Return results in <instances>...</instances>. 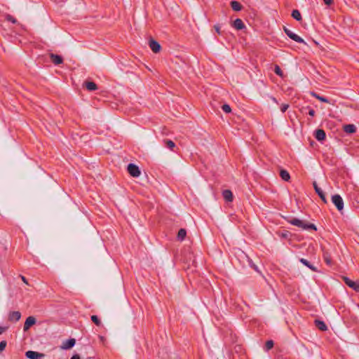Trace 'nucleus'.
<instances>
[{
    "label": "nucleus",
    "mask_w": 359,
    "mask_h": 359,
    "mask_svg": "<svg viewBox=\"0 0 359 359\" xmlns=\"http://www.w3.org/2000/svg\"><path fill=\"white\" fill-rule=\"evenodd\" d=\"M288 222L294 226H298L304 230H314L316 231L317 228L315 224L306 223V222L297 218H292Z\"/></svg>",
    "instance_id": "1"
},
{
    "label": "nucleus",
    "mask_w": 359,
    "mask_h": 359,
    "mask_svg": "<svg viewBox=\"0 0 359 359\" xmlns=\"http://www.w3.org/2000/svg\"><path fill=\"white\" fill-rule=\"evenodd\" d=\"M324 253H323V259L326 264L329 266H332L333 265L332 261V254L335 251L334 248H326L325 247Z\"/></svg>",
    "instance_id": "2"
},
{
    "label": "nucleus",
    "mask_w": 359,
    "mask_h": 359,
    "mask_svg": "<svg viewBox=\"0 0 359 359\" xmlns=\"http://www.w3.org/2000/svg\"><path fill=\"white\" fill-rule=\"evenodd\" d=\"M332 202L336 206L339 212H341L344 210V200L339 194L332 196Z\"/></svg>",
    "instance_id": "3"
},
{
    "label": "nucleus",
    "mask_w": 359,
    "mask_h": 359,
    "mask_svg": "<svg viewBox=\"0 0 359 359\" xmlns=\"http://www.w3.org/2000/svg\"><path fill=\"white\" fill-rule=\"evenodd\" d=\"M283 29H284V32L286 34V35L289 38L292 39L293 41H296L297 43H301L306 44L305 41L302 38H301L299 36H298L297 34H296L294 32H292L290 29L284 27Z\"/></svg>",
    "instance_id": "4"
},
{
    "label": "nucleus",
    "mask_w": 359,
    "mask_h": 359,
    "mask_svg": "<svg viewBox=\"0 0 359 359\" xmlns=\"http://www.w3.org/2000/svg\"><path fill=\"white\" fill-rule=\"evenodd\" d=\"M127 170L129 174L134 177H137L140 175V170L138 166L134 163H129Z\"/></svg>",
    "instance_id": "5"
},
{
    "label": "nucleus",
    "mask_w": 359,
    "mask_h": 359,
    "mask_svg": "<svg viewBox=\"0 0 359 359\" xmlns=\"http://www.w3.org/2000/svg\"><path fill=\"white\" fill-rule=\"evenodd\" d=\"M25 356L29 359H43L45 355L36 351H28L25 353Z\"/></svg>",
    "instance_id": "6"
},
{
    "label": "nucleus",
    "mask_w": 359,
    "mask_h": 359,
    "mask_svg": "<svg viewBox=\"0 0 359 359\" xmlns=\"http://www.w3.org/2000/svg\"><path fill=\"white\" fill-rule=\"evenodd\" d=\"M313 186L315 189V191L318 195V196L320 198V199L323 201V202L324 203H327V200L325 197L324 192L322 191V189L320 187H318L316 182H313Z\"/></svg>",
    "instance_id": "7"
},
{
    "label": "nucleus",
    "mask_w": 359,
    "mask_h": 359,
    "mask_svg": "<svg viewBox=\"0 0 359 359\" xmlns=\"http://www.w3.org/2000/svg\"><path fill=\"white\" fill-rule=\"evenodd\" d=\"M344 283L356 292H359V283L355 282L347 277L344 278Z\"/></svg>",
    "instance_id": "8"
},
{
    "label": "nucleus",
    "mask_w": 359,
    "mask_h": 359,
    "mask_svg": "<svg viewBox=\"0 0 359 359\" xmlns=\"http://www.w3.org/2000/svg\"><path fill=\"white\" fill-rule=\"evenodd\" d=\"M36 322V318L34 316H29L25 322L23 330L25 332L27 331Z\"/></svg>",
    "instance_id": "9"
},
{
    "label": "nucleus",
    "mask_w": 359,
    "mask_h": 359,
    "mask_svg": "<svg viewBox=\"0 0 359 359\" xmlns=\"http://www.w3.org/2000/svg\"><path fill=\"white\" fill-rule=\"evenodd\" d=\"M149 46L151 50L155 53H158L161 50V45L159 43L152 39L149 40Z\"/></svg>",
    "instance_id": "10"
},
{
    "label": "nucleus",
    "mask_w": 359,
    "mask_h": 359,
    "mask_svg": "<svg viewBox=\"0 0 359 359\" xmlns=\"http://www.w3.org/2000/svg\"><path fill=\"white\" fill-rule=\"evenodd\" d=\"M314 137L318 141L322 142L325 139L326 134L323 129H317L315 131Z\"/></svg>",
    "instance_id": "11"
},
{
    "label": "nucleus",
    "mask_w": 359,
    "mask_h": 359,
    "mask_svg": "<svg viewBox=\"0 0 359 359\" xmlns=\"http://www.w3.org/2000/svg\"><path fill=\"white\" fill-rule=\"evenodd\" d=\"M50 58L52 62L55 65H60L63 62L62 57L60 55H56L54 53L50 54Z\"/></svg>",
    "instance_id": "12"
},
{
    "label": "nucleus",
    "mask_w": 359,
    "mask_h": 359,
    "mask_svg": "<svg viewBox=\"0 0 359 359\" xmlns=\"http://www.w3.org/2000/svg\"><path fill=\"white\" fill-rule=\"evenodd\" d=\"M21 318V313L19 311H12L8 315V320L12 322H17Z\"/></svg>",
    "instance_id": "13"
},
{
    "label": "nucleus",
    "mask_w": 359,
    "mask_h": 359,
    "mask_svg": "<svg viewBox=\"0 0 359 359\" xmlns=\"http://www.w3.org/2000/svg\"><path fill=\"white\" fill-rule=\"evenodd\" d=\"M76 340L74 339H67L62 344V348L65 350L70 349L74 346Z\"/></svg>",
    "instance_id": "14"
},
{
    "label": "nucleus",
    "mask_w": 359,
    "mask_h": 359,
    "mask_svg": "<svg viewBox=\"0 0 359 359\" xmlns=\"http://www.w3.org/2000/svg\"><path fill=\"white\" fill-rule=\"evenodd\" d=\"M233 27L238 30H241L245 27L243 20L240 18H237L233 21Z\"/></svg>",
    "instance_id": "15"
},
{
    "label": "nucleus",
    "mask_w": 359,
    "mask_h": 359,
    "mask_svg": "<svg viewBox=\"0 0 359 359\" xmlns=\"http://www.w3.org/2000/svg\"><path fill=\"white\" fill-rule=\"evenodd\" d=\"M222 196L227 202H231L233 199V194L229 189L224 190L222 192Z\"/></svg>",
    "instance_id": "16"
},
{
    "label": "nucleus",
    "mask_w": 359,
    "mask_h": 359,
    "mask_svg": "<svg viewBox=\"0 0 359 359\" xmlns=\"http://www.w3.org/2000/svg\"><path fill=\"white\" fill-rule=\"evenodd\" d=\"M299 262L301 263H302L304 266H306L308 268H309L312 271H314V272H317L318 271L317 267H316L313 264H310V262L307 259H306L304 258H301L299 259Z\"/></svg>",
    "instance_id": "17"
},
{
    "label": "nucleus",
    "mask_w": 359,
    "mask_h": 359,
    "mask_svg": "<svg viewBox=\"0 0 359 359\" xmlns=\"http://www.w3.org/2000/svg\"><path fill=\"white\" fill-rule=\"evenodd\" d=\"M344 131L348 134L354 133L356 131V127L353 124H347L344 126Z\"/></svg>",
    "instance_id": "18"
},
{
    "label": "nucleus",
    "mask_w": 359,
    "mask_h": 359,
    "mask_svg": "<svg viewBox=\"0 0 359 359\" xmlns=\"http://www.w3.org/2000/svg\"><path fill=\"white\" fill-rule=\"evenodd\" d=\"M315 325L321 331H326L327 330V326L323 320H316Z\"/></svg>",
    "instance_id": "19"
},
{
    "label": "nucleus",
    "mask_w": 359,
    "mask_h": 359,
    "mask_svg": "<svg viewBox=\"0 0 359 359\" xmlns=\"http://www.w3.org/2000/svg\"><path fill=\"white\" fill-rule=\"evenodd\" d=\"M84 85L89 91H93L97 89V86L93 81H86Z\"/></svg>",
    "instance_id": "20"
},
{
    "label": "nucleus",
    "mask_w": 359,
    "mask_h": 359,
    "mask_svg": "<svg viewBox=\"0 0 359 359\" xmlns=\"http://www.w3.org/2000/svg\"><path fill=\"white\" fill-rule=\"evenodd\" d=\"M164 145L170 149L171 151H174V148L175 147V142L171 140H163Z\"/></svg>",
    "instance_id": "21"
},
{
    "label": "nucleus",
    "mask_w": 359,
    "mask_h": 359,
    "mask_svg": "<svg viewBox=\"0 0 359 359\" xmlns=\"http://www.w3.org/2000/svg\"><path fill=\"white\" fill-rule=\"evenodd\" d=\"M231 6L235 11H240L242 9V5L236 1H232L231 2Z\"/></svg>",
    "instance_id": "22"
},
{
    "label": "nucleus",
    "mask_w": 359,
    "mask_h": 359,
    "mask_svg": "<svg viewBox=\"0 0 359 359\" xmlns=\"http://www.w3.org/2000/svg\"><path fill=\"white\" fill-rule=\"evenodd\" d=\"M280 177L285 182H287L290 179V175L289 172L285 170H281L280 172Z\"/></svg>",
    "instance_id": "23"
},
{
    "label": "nucleus",
    "mask_w": 359,
    "mask_h": 359,
    "mask_svg": "<svg viewBox=\"0 0 359 359\" xmlns=\"http://www.w3.org/2000/svg\"><path fill=\"white\" fill-rule=\"evenodd\" d=\"M187 236V231L184 229H180L178 231L177 238L179 241H183Z\"/></svg>",
    "instance_id": "24"
},
{
    "label": "nucleus",
    "mask_w": 359,
    "mask_h": 359,
    "mask_svg": "<svg viewBox=\"0 0 359 359\" xmlns=\"http://www.w3.org/2000/svg\"><path fill=\"white\" fill-rule=\"evenodd\" d=\"M292 17L293 18H294L297 21H300L302 20V15H301V13L300 12L297 10V9H294L292 11Z\"/></svg>",
    "instance_id": "25"
},
{
    "label": "nucleus",
    "mask_w": 359,
    "mask_h": 359,
    "mask_svg": "<svg viewBox=\"0 0 359 359\" xmlns=\"http://www.w3.org/2000/svg\"><path fill=\"white\" fill-rule=\"evenodd\" d=\"M273 345H274V343L272 340H268L266 344H265V346H264V350L266 351H269V350H271L273 347Z\"/></svg>",
    "instance_id": "26"
},
{
    "label": "nucleus",
    "mask_w": 359,
    "mask_h": 359,
    "mask_svg": "<svg viewBox=\"0 0 359 359\" xmlns=\"http://www.w3.org/2000/svg\"><path fill=\"white\" fill-rule=\"evenodd\" d=\"M312 95L315 97H316L318 100H319L320 101L323 102H325V103H328L329 102V100L327 97H323V96H320L319 95H318L317 93H312Z\"/></svg>",
    "instance_id": "27"
},
{
    "label": "nucleus",
    "mask_w": 359,
    "mask_h": 359,
    "mask_svg": "<svg viewBox=\"0 0 359 359\" xmlns=\"http://www.w3.org/2000/svg\"><path fill=\"white\" fill-rule=\"evenodd\" d=\"M91 320L97 325V326H100L101 325V320H100V318L95 316V315H93L91 316Z\"/></svg>",
    "instance_id": "28"
},
{
    "label": "nucleus",
    "mask_w": 359,
    "mask_h": 359,
    "mask_svg": "<svg viewBox=\"0 0 359 359\" xmlns=\"http://www.w3.org/2000/svg\"><path fill=\"white\" fill-rule=\"evenodd\" d=\"M274 72L279 76L283 77V72L281 70L280 67L278 65H275L274 67Z\"/></svg>",
    "instance_id": "29"
},
{
    "label": "nucleus",
    "mask_w": 359,
    "mask_h": 359,
    "mask_svg": "<svg viewBox=\"0 0 359 359\" xmlns=\"http://www.w3.org/2000/svg\"><path fill=\"white\" fill-rule=\"evenodd\" d=\"M222 109L225 113H227V114L230 113L231 111V109L230 106L227 104H223L222 107Z\"/></svg>",
    "instance_id": "30"
},
{
    "label": "nucleus",
    "mask_w": 359,
    "mask_h": 359,
    "mask_svg": "<svg viewBox=\"0 0 359 359\" xmlns=\"http://www.w3.org/2000/svg\"><path fill=\"white\" fill-rule=\"evenodd\" d=\"M6 20L9 21V22H11L13 24H15L17 22V20L15 18H13L12 15H7L6 16Z\"/></svg>",
    "instance_id": "31"
},
{
    "label": "nucleus",
    "mask_w": 359,
    "mask_h": 359,
    "mask_svg": "<svg viewBox=\"0 0 359 359\" xmlns=\"http://www.w3.org/2000/svg\"><path fill=\"white\" fill-rule=\"evenodd\" d=\"M288 108H289V104H283L280 106V111L283 113H284V112H285L287 110Z\"/></svg>",
    "instance_id": "32"
},
{
    "label": "nucleus",
    "mask_w": 359,
    "mask_h": 359,
    "mask_svg": "<svg viewBox=\"0 0 359 359\" xmlns=\"http://www.w3.org/2000/svg\"><path fill=\"white\" fill-rule=\"evenodd\" d=\"M6 345H7V342L6 341H1L0 342V351H2L5 349V348L6 347Z\"/></svg>",
    "instance_id": "33"
},
{
    "label": "nucleus",
    "mask_w": 359,
    "mask_h": 359,
    "mask_svg": "<svg viewBox=\"0 0 359 359\" xmlns=\"http://www.w3.org/2000/svg\"><path fill=\"white\" fill-rule=\"evenodd\" d=\"M214 28L218 34H222V32L220 31V26L219 25H215Z\"/></svg>",
    "instance_id": "34"
},
{
    "label": "nucleus",
    "mask_w": 359,
    "mask_h": 359,
    "mask_svg": "<svg viewBox=\"0 0 359 359\" xmlns=\"http://www.w3.org/2000/svg\"><path fill=\"white\" fill-rule=\"evenodd\" d=\"M309 114L311 116H314L315 114H316V111L314 109H311V108H309Z\"/></svg>",
    "instance_id": "35"
},
{
    "label": "nucleus",
    "mask_w": 359,
    "mask_h": 359,
    "mask_svg": "<svg viewBox=\"0 0 359 359\" xmlns=\"http://www.w3.org/2000/svg\"><path fill=\"white\" fill-rule=\"evenodd\" d=\"M7 330L6 327H2L0 325V334L4 333Z\"/></svg>",
    "instance_id": "36"
},
{
    "label": "nucleus",
    "mask_w": 359,
    "mask_h": 359,
    "mask_svg": "<svg viewBox=\"0 0 359 359\" xmlns=\"http://www.w3.org/2000/svg\"><path fill=\"white\" fill-rule=\"evenodd\" d=\"M323 1L326 5L330 6L332 3L333 0H323Z\"/></svg>",
    "instance_id": "37"
},
{
    "label": "nucleus",
    "mask_w": 359,
    "mask_h": 359,
    "mask_svg": "<svg viewBox=\"0 0 359 359\" xmlns=\"http://www.w3.org/2000/svg\"><path fill=\"white\" fill-rule=\"evenodd\" d=\"M71 359H81V357L79 354H74L72 355Z\"/></svg>",
    "instance_id": "38"
},
{
    "label": "nucleus",
    "mask_w": 359,
    "mask_h": 359,
    "mask_svg": "<svg viewBox=\"0 0 359 359\" xmlns=\"http://www.w3.org/2000/svg\"><path fill=\"white\" fill-rule=\"evenodd\" d=\"M20 278L22 279V280L27 285H28V282H27V280L26 279V278L23 276H20Z\"/></svg>",
    "instance_id": "39"
},
{
    "label": "nucleus",
    "mask_w": 359,
    "mask_h": 359,
    "mask_svg": "<svg viewBox=\"0 0 359 359\" xmlns=\"http://www.w3.org/2000/svg\"><path fill=\"white\" fill-rule=\"evenodd\" d=\"M271 99H272V100H273L274 102H276V104H278V101H277L276 98H275V97H272Z\"/></svg>",
    "instance_id": "40"
},
{
    "label": "nucleus",
    "mask_w": 359,
    "mask_h": 359,
    "mask_svg": "<svg viewBox=\"0 0 359 359\" xmlns=\"http://www.w3.org/2000/svg\"><path fill=\"white\" fill-rule=\"evenodd\" d=\"M86 359H95L94 357H92V356H90V357H88Z\"/></svg>",
    "instance_id": "41"
},
{
    "label": "nucleus",
    "mask_w": 359,
    "mask_h": 359,
    "mask_svg": "<svg viewBox=\"0 0 359 359\" xmlns=\"http://www.w3.org/2000/svg\"><path fill=\"white\" fill-rule=\"evenodd\" d=\"M283 237H287V233H282Z\"/></svg>",
    "instance_id": "42"
},
{
    "label": "nucleus",
    "mask_w": 359,
    "mask_h": 359,
    "mask_svg": "<svg viewBox=\"0 0 359 359\" xmlns=\"http://www.w3.org/2000/svg\"><path fill=\"white\" fill-rule=\"evenodd\" d=\"M62 1H65V0H61Z\"/></svg>",
    "instance_id": "43"
}]
</instances>
